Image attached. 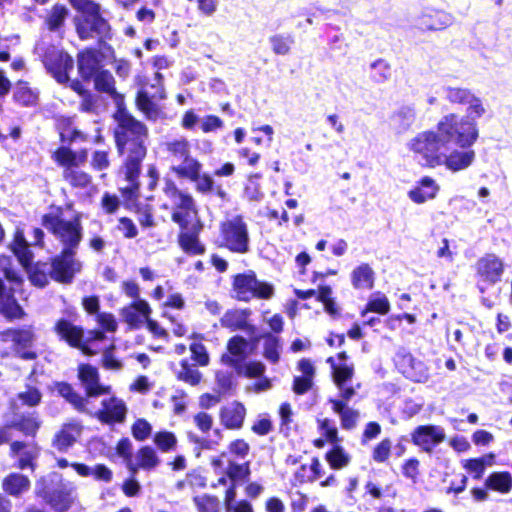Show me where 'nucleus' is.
<instances>
[{"label":"nucleus","instance_id":"nucleus-1","mask_svg":"<svg viewBox=\"0 0 512 512\" xmlns=\"http://www.w3.org/2000/svg\"><path fill=\"white\" fill-rule=\"evenodd\" d=\"M445 99L451 104L466 105V114L448 113L441 117L437 127L461 147H472L479 138L477 120L484 117L487 108L482 98L464 87H444Z\"/></svg>","mask_w":512,"mask_h":512},{"label":"nucleus","instance_id":"nucleus-2","mask_svg":"<svg viewBox=\"0 0 512 512\" xmlns=\"http://www.w3.org/2000/svg\"><path fill=\"white\" fill-rule=\"evenodd\" d=\"M115 119L118 122V127L115 130L118 151L120 154L126 155L125 177L131 183L130 189H137L136 180L140 173L141 162L146 155L144 146L146 128L121 108L115 114Z\"/></svg>","mask_w":512,"mask_h":512},{"label":"nucleus","instance_id":"nucleus-3","mask_svg":"<svg viewBox=\"0 0 512 512\" xmlns=\"http://www.w3.org/2000/svg\"><path fill=\"white\" fill-rule=\"evenodd\" d=\"M454 139L446 137L436 126V130H424L413 137L407 143L406 148L422 167L436 169L442 156V148Z\"/></svg>","mask_w":512,"mask_h":512},{"label":"nucleus","instance_id":"nucleus-4","mask_svg":"<svg viewBox=\"0 0 512 512\" xmlns=\"http://www.w3.org/2000/svg\"><path fill=\"white\" fill-rule=\"evenodd\" d=\"M22 278L13 268L12 260L6 255H0V312L7 318H22L24 312L14 299V293L22 285Z\"/></svg>","mask_w":512,"mask_h":512},{"label":"nucleus","instance_id":"nucleus-5","mask_svg":"<svg viewBox=\"0 0 512 512\" xmlns=\"http://www.w3.org/2000/svg\"><path fill=\"white\" fill-rule=\"evenodd\" d=\"M71 6L81 13L75 18L76 30L81 39H88L92 34L106 35L109 24L100 15V5L92 0H69Z\"/></svg>","mask_w":512,"mask_h":512},{"label":"nucleus","instance_id":"nucleus-6","mask_svg":"<svg viewBox=\"0 0 512 512\" xmlns=\"http://www.w3.org/2000/svg\"><path fill=\"white\" fill-rule=\"evenodd\" d=\"M42 224L65 246V249L73 250L81 241L82 228L78 215L71 220H65L61 217L60 210L57 209L45 214Z\"/></svg>","mask_w":512,"mask_h":512},{"label":"nucleus","instance_id":"nucleus-7","mask_svg":"<svg viewBox=\"0 0 512 512\" xmlns=\"http://www.w3.org/2000/svg\"><path fill=\"white\" fill-rule=\"evenodd\" d=\"M232 292L240 301H249L252 298L270 299L274 294L271 284L259 281L252 271L238 274L233 278Z\"/></svg>","mask_w":512,"mask_h":512},{"label":"nucleus","instance_id":"nucleus-8","mask_svg":"<svg viewBox=\"0 0 512 512\" xmlns=\"http://www.w3.org/2000/svg\"><path fill=\"white\" fill-rule=\"evenodd\" d=\"M58 335L66 340L71 346L79 347L85 354H96L101 348L98 342L104 339V335L100 331H90L85 340L82 339V330L68 321L60 320L56 325Z\"/></svg>","mask_w":512,"mask_h":512},{"label":"nucleus","instance_id":"nucleus-9","mask_svg":"<svg viewBox=\"0 0 512 512\" xmlns=\"http://www.w3.org/2000/svg\"><path fill=\"white\" fill-rule=\"evenodd\" d=\"M223 244L229 250L246 253L249 249L247 225L241 217L228 219L221 225Z\"/></svg>","mask_w":512,"mask_h":512},{"label":"nucleus","instance_id":"nucleus-10","mask_svg":"<svg viewBox=\"0 0 512 512\" xmlns=\"http://www.w3.org/2000/svg\"><path fill=\"white\" fill-rule=\"evenodd\" d=\"M154 80L155 83L150 86L151 91L148 88L139 91L136 100L138 108L150 119H157L162 113L153 99L162 100L166 98L161 75L156 73Z\"/></svg>","mask_w":512,"mask_h":512},{"label":"nucleus","instance_id":"nucleus-11","mask_svg":"<svg viewBox=\"0 0 512 512\" xmlns=\"http://www.w3.org/2000/svg\"><path fill=\"white\" fill-rule=\"evenodd\" d=\"M475 269L480 282L495 285L501 281L505 271V264L499 256L489 253L477 260Z\"/></svg>","mask_w":512,"mask_h":512},{"label":"nucleus","instance_id":"nucleus-12","mask_svg":"<svg viewBox=\"0 0 512 512\" xmlns=\"http://www.w3.org/2000/svg\"><path fill=\"white\" fill-rule=\"evenodd\" d=\"M4 342H12L14 352L22 359L32 360L36 357L32 346L34 343V333L30 328L19 330H8L1 334Z\"/></svg>","mask_w":512,"mask_h":512},{"label":"nucleus","instance_id":"nucleus-13","mask_svg":"<svg viewBox=\"0 0 512 512\" xmlns=\"http://www.w3.org/2000/svg\"><path fill=\"white\" fill-rule=\"evenodd\" d=\"M82 268L81 262L74 258V252L64 249L62 254L56 257L52 263L51 277L59 282H70L76 273Z\"/></svg>","mask_w":512,"mask_h":512},{"label":"nucleus","instance_id":"nucleus-14","mask_svg":"<svg viewBox=\"0 0 512 512\" xmlns=\"http://www.w3.org/2000/svg\"><path fill=\"white\" fill-rule=\"evenodd\" d=\"M453 149L450 152L442 153L439 161V167L444 166L448 171L457 173L468 169L476 159V153L470 147H461Z\"/></svg>","mask_w":512,"mask_h":512},{"label":"nucleus","instance_id":"nucleus-15","mask_svg":"<svg viewBox=\"0 0 512 512\" xmlns=\"http://www.w3.org/2000/svg\"><path fill=\"white\" fill-rule=\"evenodd\" d=\"M440 191V185L431 176L421 177L415 185L407 192L411 202L422 205L428 201L436 199Z\"/></svg>","mask_w":512,"mask_h":512},{"label":"nucleus","instance_id":"nucleus-16","mask_svg":"<svg viewBox=\"0 0 512 512\" xmlns=\"http://www.w3.org/2000/svg\"><path fill=\"white\" fill-rule=\"evenodd\" d=\"M42 482L43 481L41 480L37 483V494L42 496L45 500H47V502L52 506V508L55 511L65 512L76 501V486L71 485L69 488H64L50 495L40 487L42 485Z\"/></svg>","mask_w":512,"mask_h":512},{"label":"nucleus","instance_id":"nucleus-17","mask_svg":"<svg viewBox=\"0 0 512 512\" xmlns=\"http://www.w3.org/2000/svg\"><path fill=\"white\" fill-rule=\"evenodd\" d=\"M396 364L407 378L415 382H425L429 377L426 365L422 361L415 359L410 353H399L396 358Z\"/></svg>","mask_w":512,"mask_h":512},{"label":"nucleus","instance_id":"nucleus-18","mask_svg":"<svg viewBox=\"0 0 512 512\" xmlns=\"http://www.w3.org/2000/svg\"><path fill=\"white\" fill-rule=\"evenodd\" d=\"M45 64L57 82L63 84L69 81L68 72L73 69V59L68 54L62 51L48 54Z\"/></svg>","mask_w":512,"mask_h":512},{"label":"nucleus","instance_id":"nucleus-19","mask_svg":"<svg viewBox=\"0 0 512 512\" xmlns=\"http://www.w3.org/2000/svg\"><path fill=\"white\" fill-rule=\"evenodd\" d=\"M413 442L425 451H431L436 445L444 441L445 432L440 426H419L412 434Z\"/></svg>","mask_w":512,"mask_h":512},{"label":"nucleus","instance_id":"nucleus-20","mask_svg":"<svg viewBox=\"0 0 512 512\" xmlns=\"http://www.w3.org/2000/svg\"><path fill=\"white\" fill-rule=\"evenodd\" d=\"M161 463V460L154 448L151 446L141 447L133 456V460H129L127 468L133 474L139 470L152 471Z\"/></svg>","mask_w":512,"mask_h":512},{"label":"nucleus","instance_id":"nucleus-21","mask_svg":"<svg viewBox=\"0 0 512 512\" xmlns=\"http://www.w3.org/2000/svg\"><path fill=\"white\" fill-rule=\"evenodd\" d=\"M79 379L90 397L110 393V386H104L99 383L98 371L91 365H81L79 367Z\"/></svg>","mask_w":512,"mask_h":512},{"label":"nucleus","instance_id":"nucleus-22","mask_svg":"<svg viewBox=\"0 0 512 512\" xmlns=\"http://www.w3.org/2000/svg\"><path fill=\"white\" fill-rule=\"evenodd\" d=\"M126 412L127 407L124 401L112 396L102 401V408L97 412V417L105 423L122 422Z\"/></svg>","mask_w":512,"mask_h":512},{"label":"nucleus","instance_id":"nucleus-23","mask_svg":"<svg viewBox=\"0 0 512 512\" xmlns=\"http://www.w3.org/2000/svg\"><path fill=\"white\" fill-rule=\"evenodd\" d=\"M172 220L179 224L182 228H201V225L197 219V211L191 196H189V203L184 204V201H182L174 206Z\"/></svg>","mask_w":512,"mask_h":512},{"label":"nucleus","instance_id":"nucleus-24","mask_svg":"<svg viewBox=\"0 0 512 512\" xmlns=\"http://www.w3.org/2000/svg\"><path fill=\"white\" fill-rule=\"evenodd\" d=\"M245 415V407L239 402H232L221 408L220 421L227 429H240Z\"/></svg>","mask_w":512,"mask_h":512},{"label":"nucleus","instance_id":"nucleus-25","mask_svg":"<svg viewBox=\"0 0 512 512\" xmlns=\"http://www.w3.org/2000/svg\"><path fill=\"white\" fill-rule=\"evenodd\" d=\"M150 313L151 308L149 304L141 299L125 307L122 311L125 321L134 327H138L146 323Z\"/></svg>","mask_w":512,"mask_h":512},{"label":"nucleus","instance_id":"nucleus-26","mask_svg":"<svg viewBox=\"0 0 512 512\" xmlns=\"http://www.w3.org/2000/svg\"><path fill=\"white\" fill-rule=\"evenodd\" d=\"M350 281L356 290H371L375 283V271L368 263H361L351 271Z\"/></svg>","mask_w":512,"mask_h":512},{"label":"nucleus","instance_id":"nucleus-27","mask_svg":"<svg viewBox=\"0 0 512 512\" xmlns=\"http://www.w3.org/2000/svg\"><path fill=\"white\" fill-rule=\"evenodd\" d=\"M81 426L78 423L65 424L53 439V447L58 451H67L79 438Z\"/></svg>","mask_w":512,"mask_h":512},{"label":"nucleus","instance_id":"nucleus-28","mask_svg":"<svg viewBox=\"0 0 512 512\" xmlns=\"http://www.w3.org/2000/svg\"><path fill=\"white\" fill-rule=\"evenodd\" d=\"M11 452L18 458V466L21 469L30 467L34 469V461L38 457L39 449L35 444H26L22 442H13Z\"/></svg>","mask_w":512,"mask_h":512},{"label":"nucleus","instance_id":"nucleus-29","mask_svg":"<svg viewBox=\"0 0 512 512\" xmlns=\"http://www.w3.org/2000/svg\"><path fill=\"white\" fill-rule=\"evenodd\" d=\"M53 159L64 170H68L69 168H79V166L83 165L87 160V153L85 151L74 152L67 147H60L54 152Z\"/></svg>","mask_w":512,"mask_h":512},{"label":"nucleus","instance_id":"nucleus-30","mask_svg":"<svg viewBox=\"0 0 512 512\" xmlns=\"http://www.w3.org/2000/svg\"><path fill=\"white\" fill-rule=\"evenodd\" d=\"M452 23V17L444 12L429 10L419 17V26L427 30H441Z\"/></svg>","mask_w":512,"mask_h":512},{"label":"nucleus","instance_id":"nucleus-31","mask_svg":"<svg viewBox=\"0 0 512 512\" xmlns=\"http://www.w3.org/2000/svg\"><path fill=\"white\" fill-rule=\"evenodd\" d=\"M329 402L332 405L334 413L340 417L341 427L345 430H351L356 427L359 412L347 406L342 400L330 399Z\"/></svg>","mask_w":512,"mask_h":512},{"label":"nucleus","instance_id":"nucleus-32","mask_svg":"<svg viewBox=\"0 0 512 512\" xmlns=\"http://www.w3.org/2000/svg\"><path fill=\"white\" fill-rule=\"evenodd\" d=\"M227 349L228 354H224L221 360L225 364L236 367L246 355L247 342L244 338L235 336L228 342Z\"/></svg>","mask_w":512,"mask_h":512},{"label":"nucleus","instance_id":"nucleus-33","mask_svg":"<svg viewBox=\"0 0 512 512\" xmlns=\"http://www.w3.org/2000/svg\"><path fill=\"white\" fill-rule=\"evenodd\" d=\"M415 118V109L411 106H403L390 117V126L397 132H404L413 125Z\"/></svg>","mask_w":512,"mask_h":512},{"label":"nucleus","instance_id":"nucleus-34","mask_svg":"<svg viewBox=\"0 0 512 512\" xmlns=\"http://www.w3.org/2000/svg\"><path fill=\"white\" fill-rule=\"evenodd\" d=\"M11 249L23 267L27 268L31 262L32 255L24 238V231L20 226L16 227Z\"/></svg>","mask_w":512,"mask_h":512},{"label":"nucleus","instance_id":"nucleus-35","mask_svg":"<svg viewBox=\"0 0 512 512\" xmlns=\"http://www.w3.org/2000/svg\"><path fill=\"white\" fill-rule=\"evenodd\" d=\"M250 311L247 309H233L227 311L221 318V325L231 330L246 329Z\"/></svg>","mask_w":512,"mask_h":512},{"label":"nucleus","instance_id":"nucleus-36","mask_svg":"<svg viewBox=\"0 0 512 512\" xmlns=\"http://www.w3.org/2000/svg\"><path fill=\"white\" fill-rule=\"evenodd\" d=\"M317 424L320 434L324 437V439L319 438L314 441V445L317 448H322L325 442L334 444L340 441L337 427L332 420L328 418L318 419Z\"/></svg>","mask_w":512,"mask_h":512},{"label":"nucleus","instance_id":"nucleus-37","mask_svg":"<svg viewBox=\"0 0 512 512\" xmlns=\"http://www.w3.org/2000/svg\"><path fill=\"white\" fill-rule=\"evenodd\" d=\"M202 165L195 158L188 156L180 161L178 164H174L172 170L179 176L187 178L189 180H196L201 172Z\"/></svg>","mask_w":512,"mask_h":512},{"label":"nucleus","instance_id":"nucleus-38","mask_svg":"<svg viewBox=\"0 0 512 512\" xmlns=\"http://www.w3.org/2000/svg\"><path fill=\"white\" fill-rule=\"evenodd\" d=\"M99 67L97 54L93 50H86L79 54L78 68L84 78H90L96 74Z\"/></svg>","mask_w":512,"mask_h":512},{"label":"nucleus","instance_id":"nucleus-39","mask_svg":"<svg viewBox=\"0 0 512 512\" xmlns=\"http://www.w3.org/2000/svg\"><path fill=\"white\" fill-rule=\"evenodd\" d=\"M487 488L500 493H508L512 488V476L509 472H494L485 481Z\"/></svg>","mask_w":512,"mask_h":512},{"label":"nucleus","instance_id":"nucleus-40","mask_svg":"<svg viewBox=\"0 0 512 512\" xmlns=\"http://www.w3.org/2000/svg\"><path fill=\"white\" fill-rule=\"evenodd\" d=\"M325 459L332 469L340 470L349 465L351 456L342 446L335 445L326 453Z\"/></svg>","mask_w":512,"mask_h":512},{"label":"nucleus","instance_id":"nucleus-41","mask_svg":"<svg viewBox=\"0 0 512 512\" xmlns=\"http://www.w3.org/2000/svg\"><path fill=\"white\" fill-rule=\"evenodd\" d=\"M29 486V479L21 474H11L3 481V489L14 496L27 491Z\"/></svg>","mask_w":512,"mask_h":512},{"label":"nucleus","instance_id":"nucleus-42","mask_svg":"<svg viewBox=\"0 0 512 512\" xmlns=\"http://www.w3.org/2000/svg\"><path fill=\"white\" fill-rule=\"evenodd\" d=\"M179 245L187 254L201 255L205 251V247L199 241L197 235L189 232H183L179 235Z\"/></svg>","mask_w":512,"mask_h":512},{"label":"nucleus","instance_id":"nucleus-43","mask_svg":"<svg viewBox=\"0 0 512 512\" xmlns=\"http://www.w3.org/2000/svg\"><path fill=\"white\" fill-rule=\"evenodd\" d=\"M390 310V302L388 298L381 292L373 293L368 300L365 310L362 312L364 316L367 312H374L385 315Z\"/></svg>","mask_w":512,"mask_h":512},{"label":"nucleus","instance_id":"nucleus-44","mask_svg":"<svg viewBox=\"0 0 512 512\" xmlns=\"http://www.w3.org/2000/svg\"><path fill=\"white\" fill-rule=\"evenodd\" d=\"M41 426V421L34 415L21 417L20 419L13 420L7 424L9 430L14 427L26 435L34 436Z\"/></svg>","mask_w":512,"mask_h":512},{"label":"nucleus","instance_id":"nucleus-45","mask_svg":"<svg viewBox=\"0 0 512 512\" xmlns=\"http://www.w3.org/2000/svg\"><path fill=\"white\" fill-rule=\"evenodd\" d=\"M191 339L193 340L190 344L192 359L200 366H207L209 364L210 358L206 347L201 343L203 338L200 335L194 334L192 335Z\"/></svg>","mask_w":512,"mask_h":512},{"label":"nucleus","instance_id":"nucleus-46","mask_svg":"<svg viewBox=\"0 0 512 512\" xmlns=\"http://www.w3.org/2000/svg\"><path fill=\"white\" fill-rule=\"evenodd\" d=\"M64 179L73 187L86 188L91 183V177L78 168H69L63 171Z\"/></svg>","mask_w":512,"mask_h":512},{"label":"nucleus","instance_id":"nucleus-47","mask_svg":"<svg viewBox=\"0 0 512 512\" xmlns=\"http://www.w3.org/2000/svg\"><path fill=\"white\" fill-rule=\"evenodd\" d=\"M167 150L172 155L174 160L181 161L184 158L190 156V143L186 138L181 137L179 139L168 142Z\"/></svg>","mask_w":512,"mask_h":512},{"label":"nucleus","instance_id":"nucleus-48","mask_svg":"<svg viewBox=\"0 0 512 512\" xmlns=\"http://www.w3.org/2000/svg\"><path fill=\"white\" fill-rule=\"evenodd\" d=\"M153 442L160 451L166 453L176 448L177 438L170 431H160L154 435Z\"/></svg>","mask_w":512,"mask_h":512},{"label":"nucleus","instance_id":"nucleus-49","mask_svg":"<svg viewBox=\"0 0 512 512\" xmlns=\"http://www.w3.org/2000/svg\"><path fill=\"white\" fill-rule=\"evenodd\" d=\"M15 100L25 106L34 105L37 101V94L28 87L27 83L19 82L15 87Z\"/></svg>","mask_w":512,"mask_h":512},{"label":"nucleus","instance_id":"nucleus-50","mask_svg":"<svg viewBox=\"0 0 512 512\" xmlns=\"http://www.w3.org/2000/svg\"><path fill=\"white\" fill-rule=\"evenodd\" d=\"M328 362L331 363L333 369V379L337 387H342V384H347L353 376V367L347 364L334 365L333 359L329 358Z\"/></svg>","mask_w":512,"mask_h":512},{"label":"nucleus","instance_id":"nucleus-51","mask_svg":"<svg viewBox=\"0 0 512 512\" xmlns=\"http://www.w3.org/2000/svg\"><path fill=\"white\" fill-rule=\"evenodd\" d=\"M263 355L271 363L278 362L280 358V344L277 337L272 335L265 337Z\"/></svg>","mask_w":512,"mask_h":512},{"label":"nucleus","instance_id":"nucleus-52","mask_svg":"<svg viewBox=\"0 0 512 512\" xmlns=\"http://www.w3.org/2000/svg\"><path fill=\"white\" fill-rule=\"evenodd\" d=\"M68 15V9L63 5H55L48 17H47V25L50 30H56L64 23L66 17Z\"/></svg>","mask_w":512,"mask_h":512},{"label":"nucleus","instance_id":"nucleus-53","mask_svg":"<svg viewBox=\"0 0 512 512\" xmlns=\"http://www.w3.org/2000/svg\"><path fill=\"white\" fill-rule=\"evenodd\" d=\"M239 375H244L246 377H259L265 371V366L263 363L259 361H251L246 363H239L236 367H234Z\"/></svg>","mask_w":512,"mask_h":512},{"label":"nucleus","instance_id":"nucleus-54","mask_svg":"<svg viewBox=\"0 0 512 512\" xmlns=\"http://www.w3.org/2000/svg\"><path fill=\"white\" fill-rule=\"evenodd\" d=\"M95 87L97 90L114 95V78L107 71H100L95 74Z\"/></svg>","mask_w":512,"mask_h":512},{"label":"nucleus","instance_id":"nucleus-55","mask_svg":"<svg viewBox=\"0 0 512 512\" xmlns=\"http://www.w3.org/2000/svg\"><path fill=\"white\" fill-rule=\"evenodd\" d=\"M178 378L190 385H197L201 381V373L186 361H182L181 369L178 372Z\"/></svg>","mask_w":512,"mask_h":512},{"label":"nucleus","instance_id":"nucleus-56","mask_svg":"<svg viewBox=\"0 0 512 512\" xmlns=\"http://www.w3.org/2000/svg\"><path fill=\"white\" fill-rule=\"evenodd\" d=\"M54 389L66 400L72 403L76 408L81 409L83 407V399L74 393L72 387L66 383H56Z\"/></svg>","mask_w":512,"mask_h":512},{"label":"nucleus","instance_id":"nucleus-57","mask_svg":"<svg viewBox=\"0 0 512 512\" xmlns=\"http://www.w3.org/2000/svg\"><path fill=\"white\" fill-rule=\"evenodd\" d=\"M70 87L82 97L81 109L85 112L93 111L95 107V98L78 81H72Z\"/></svg>","mask_w":512,"mask_h":512},{"label":"nucleus","instance_id":"nucleus-58","mask_svg":"<svg viewBox=\"0 0 512 512\" xmlns=\"http://www.w3.org/2000/svg\"><path fill=\"white\" fill-rule=\"evenodd\" d=\"M269 42L273 52L278 55L288 54L292 44L291 39L280 34H276L270 37Z\"/></svg>","mask_w":512,"mask_h":512},{"label":"nucleus","instance_id":"nucleus-59","mask_svg":"<svg viewBox=\"0 0 512 512\" xmlns=\"http://www.w3.org/2000/svg\"><path fill=\"white\" fill-rule=\"evenodd\" d=\"M258 174L250 175L247 179V184L245 186V196L250 200H259L262 197V192L259 185Z\"/></svg>","mask_w":512,"mask_h":512},{"label":"nucleus","instance_id":"nucleus-60","mask_svg":"<svg viewBox=\"0 0 512 512\" xmlns=\"http://www.w3.org/2000/svg\"><path fill=\"white\" fill-rule=\"evenodd\" d=\"M331 295L332 289L328 286L320 287L317 292V298L324 304L326 312L331 315H334L337 313V308Z\"/></svg>","mask_w":512,"mask_h":512},{"label":"nucleus","instance_id":"nucleus-61","mask_svg":"<svg viewBox=\"0 0 512 512\" xmlns=\"http://www.w3.org/2000/svg\"><path fill=\"white\" fill-rule=\"evenodd\" d=\"M152 433V426L144 419H138L132 426V435L138 441L146 440Z\"/></svg>","mask_w":512,"mask_h":512},{"label":"nucleus","instance_id":"nucleus-62","mask_svg":"<svg viewBox=\"0 0 512 512\" xmlns=\"http://www.w3.org/2000/svg\"><path fill=\"white\" fill-rule=\"evenodd\" d=\"M194 502L199 512H218L219 502L216 498L210 496L195 497Z\"/></svg>","mask_w":512,"mask_h":512},{"label":"nucleus","instance_id":"nucleus-63","mask_svg":"<svg viewBox=\"0 0 512 512\" xmlns=\"http://www.w3.org/2000/svg\"><path fill=\"white\" fill-rule=\"evenodd\" d=\"M222 119L215 115H207L200 119V128L204 133L215 132L223 127Z\"/></svg>","mask_w":512,"mask_h":512},{"label":"nucleus","instance_id":"nucleus-64","mask_svg":"<svg viewBox=\"0 0 512 512\" xmlns=\"http://www.w3.org/2000/svg\"><path fill=\"white\" fill-rule=\"evenodd\" d=\"M463 468L475 479H480L485 471V467L478 458L464 460Z\"/></svg>","mask_w":512,"mask_h":512}]
</instances>
